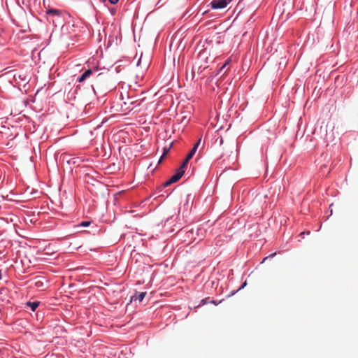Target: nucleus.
<instances>
[{
    "label": "nucleus",
    "instance_id": "f257e3e1",
    "mask_svg": "<svg viewBox=\"0 0 358 358\" xmlns=\"http://www.w3.org/2000/svg\"><path fill=\"white\" fill-rule=\"evenodd\" d=\"M334 125L333 122H322L320 128L316 130L317 134L327 142H331L334 139Z\"/></svg>",
    "mask_w": 358,
    "mask_h": 358
},
{
    "label": "nucleus",
    "instance_id": "f03ea898",
    "mask_svg": "<svg viewBox=\"0 0 358 358\" xmlns=\"http://www.w3.org/2000/svg\"><path fill=\"white\" fill-rule=\"evenodd\" d=\"M232 0H213L210 2V6L213 9H222L225 8Z\"/></svg>",
    "mask_w": 358,
    "mask_h": 358
},
{
    "label": "nucleus",
    "instance_id": "7ed1b4c3",
    "mask_svg": "<svg viewBox=\"0 0 358 358\" xmlns=\"http://www.w3.org/2000/svg\"><path fill=\"white\" fill-rule=\"evenodd\" d=\"M106 82V76L101 73H99L94 80V84L92 85L93 90H94V85L98 89L102 88L105 85Z\"/></svg>",
    "mask_w": 358,
    "mask_h": 358
},
{
    "label": "nucleus",
    "instance_id": "20e7f679",
    "mask_svg": "<svg viewBox=\"0 0 358 358\" xmlns=\"http://www.w3.org/2000/svg\"><path fill=\"white\" fill-rule=\"evenodd\" d=\"M183 174H184V173L182 171V169L181 170L177 169L176 173L170 178L171 182L174 183V182L178 181L182 178Z\"/></svg>",
    "mask_w": 358,
    "mask_h": 358
},
{
    "label": "nucleus",
    "instance_id": "39448f33",
    "mask_svg": "<svg viewBox=\"0 0 358 358\" xmlns=\"http://www.w3.org/2000/svg\"><path fill=\"white\" fill-rule=\"evenodd\" d=\"M93 73V71L91 69H87L78 78V81L79 83H82L83 82L84 80H85V79L87 78H89L92 74Z\"/></svg>",
    "mask_w": 358,
    "mask_h": 358
},
{
    "label": "nucleus",
    "instance_id": "423d86ee",
    "mask_svg": "<svg viewBox=\"0 0 358 358\" xmlns=\"http://www.w3.org/2000/svg\"><path fill=\"white\" fill-rule=\"evenodd\" d=\"M146 295V292H141L139 294H136L134 296H132L131 298V301H138V302H141Z\"/></svg>",
    "mask_w": 358,
    "mask_h": 358
},
{
    "label": "nucleus",
    "instance_id": "0eeeda50",
    "mask_svg": "<svg viewBox=\"0 0 358 358\" xmlns=\"http://www.w3.org/2000/svg\"><path fill=\"white\" fill-rule=\"evenodd\" d=\"M46 13L47 15H56V16H59L61 15V11L59 10H57V9H49L46 11Z\"/></svg>",
    "mask_w": 358,
    "mask_h": 358
},
{
    "label": "nucleus",
    "instance_id": "6e6552de",
    "mask_svg": "<svg viewBox=\"0 0 358 358\" xmlns=\"http://www.w3.org/2000/svg\"><path fill=\"white\" fill-rule=\"evenodd\" d=\"M39 305V302L38 301H34V302H27V306L30 307L31 309L34 311L36 308Z\"/></svg>",
    "mask_w": 358,
    "mask_h": 358
},
{
    "label": "nucleus",
    "instance_id": "1a4fd4ad",
    "mask_svg": "<svg viewBox=\"0 0 358 358\" xmlns=\"http://www.w3.org/2000/svg\"><path fill=\"white\" fill-rule=\"evenodd\" d=\"M189 160H187V157H186L185 159L184 160V162H182V164H181V166L178 169V170H181L183 171V173H185V169L187 166V164L189 162Z\"/></svg>",
    "mask_w": 358,
    "mask_h": 358
},
{
    "label": "nucleus",
    "instance_id": "9d476101",
    "mask_svg": "<svg viewBox=\"0 0 358 358\" xmlns=\"http://www.w3.org/2000/svg\"><path fill=\"white\" fill-rule=\"evenodd\" d=\"M136 102V100H134V97H130L129 96H127V101H124V104L130 103L133 104Z\"/></svg>",
    "mask_w": 358,
    "mask_h": 358
},
{
    "label": "nucleus",
    "instance_id": "9b49d317",
    "mask_svg": "<svg viewBox=\"0 0 358 358\" xmlns=\"http://www.w3.org/2000/svg\"><path fill=\"white\" fill-rule=\"evenodd\" d=\"M196 152V150H195L194 148H192L190 152L187 155V160H190L193 157V156L194 155Z\"/></svg>",
    "mask_w": 358,
    "mask_h": 358
},
{
    "label": "nucleus",
    "instance_id": "f8f14e48",
    "mask_svg": "<svg viewBox=\"0 0 358 358\" xmlns=\"http://www.w3.org/2000/svg\"><path fill=\"white\" fill-rule=\"evenodd\" d=\"M91 224V222L90 221H83L82 222H80L78 225V227H88L90 226Z\"/></svg>",
    "mask_w": 358,
    "mask_h": 358
},
{
    "label": "nucleus",
    "instance_id": "ddd939ff",
    "mask_svg": "<svg viewBox=\"0 0 358 358\" xmlns=\"http://www.w3.org/2000/svg\"><path fill=\"white\" fill-rule=\"evenodd\" d=\"M201 142V138H200L197 142L194 145L193 148L195 150H197L199 145H200Z\"/></svg>",
    "mask_w": 358,
    "mask_h": 358
},
{
    "label": "nucleus",
    "instance_id": "4468645a",
    "mask_svg": "<svg viewBox=\"0 0 358 358\" xmlns=\"http://www.w3.org/2000/svg\"><path fill=\"white\" fill-rule=\"evenodd\" d=\"M201 142V138H200L197 142L194 145L193 148L195 150H197L199 145H200Z\"/></svg>",
    "mask_w": 358,
    "mask_h": 358
},
{
    "label": "nucleus",
    "instance_id": "2eb2a0df",
    "mask_svg": "<svg viewBox=\"0 0 358 358\" xmlns=\"http://www.w3.org/2000/svg\"><path fill=\"white\" fill-rule=\"evenodd\" d=\"M35 285L36 287H41L43 286V282L40 280H37L36 282H35Z\"/></svg>",
    "mask_w": 358,
    "mask_h": 358
},
{
    "label": "nucleus",
    "instance_id": "dca6fc26",
    "mask_svg": "<svg viewBox=\"0 0 358 358\" xmlns=\"http://www.w3.org/2000/svg\"><path fill=\"white\" fill-rule=\"evenodd\" d=\"M169 152V149H164V154L162 155V156L161 157L159 162H161L162 160L163 159V158L166 156V155Z\"/></svg>",
    "mask_w": 358,
    "mask_h": 358
},
{
    "label": "nucleus",
    "instance_id": "f3484780",
    "mask_svg": "<svg viewBox=\"0 0 358 358\" xmlns=\"http://www.w3.org/2000/svg\"><path fill=\"white\" fill-rule=\"evenodd\" d=\"M173 184V182H171V180L169 179L167 181H166L164 183V187H167L170 185Z\"/></svg>",
    "mask_w": 358,
    "mask_h": 358
},
{
    "label": "nucleus",
    "instance_id": "a211bd4d",
    "mask_svg": "<svg viewBox=\"0 0 358 358\" xmlns=\"http://www.w3.org/2000/svg\"><path fill=\"white\" fill-rule=\"evenodd\" d=\"M108 1L112 4H116L119 0H108Z\"/></svg>",
    "mask_w": 358,
    "mask_h": 358
},
{
    "label": "nucleus",
    "instance_id": "6ab92c4d",
    "mask_svg": "<svg viewBox=\"0 0 358 358\" xmlns=\"http://www.w3.org/2000/svg\"><path fill=\"white\" fill-rule=\"evenodd\" d=\"M219 143H220V145H222L223 143V138H220Z\"/></svg>",
    "mask_w": 358,
    "mask_h": 358
},
{
    "label": "nucleus",
    "instance_id": "aec40b11",
    "mask_svg": "<svg viewBox=\"0 0 358 358\" xmlns=\"http://www.w3.org/2000/svg\"><path fill=\"white\" fill-rule=\"evenodd\" d=\"M226 66H227V64H224V65L222 66V68H221V69H220V70H222L223 69H224Z\"/></svg>",
    "mask_w": 358,
    "mask_h": 358
},
{
    "label": "nucleus",
    "instance_id": "412c9836",
    "mask_svg": "<svg viewBox=\"0 0 358 358\" xmlns=\"http://www.w3.org/2000/svg\"><path fill=\"white\" fill-rule=\"evenodd\" d=\"M275 255V253H273L272 255H271V257L274 256Z\"/></svg>",
    "mask_w": 358,
    "mask_h": 358
}]
</instances>
